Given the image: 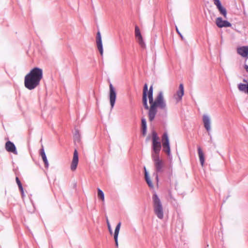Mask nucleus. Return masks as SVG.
Wrapping results in <instances>:
<instances>
[{
    "label": "nucleus",
    "instance_id": "1",
    "mask_svg": "<svg viewBox=\"0 0 248 248\" xmlns=\"http://www.w3.org/2000/svg\"><path fill=\"white\" fill-rule=\"evenodd\" d=\"M147 96L149 99L150 107H149V119L150 121H152L157 112V108L158 107L161 109L166 108V104L163 98V93L160 92L155 100L153 99V87L151 86L148 92Z\"/></svg>",
    "mask_w": 248,
    "mask_h": 248
},
{
    "label": "nucleus",
    "instance_id": "2",
    "mask_svg": "<svg viewBox=\"0 0 248 248\" xmlns=\"http://www.w3.org/2000/svg\"><path fill=\"white\" fill-rule=\"evenodd\" d=\"M42 78V69L38 67L33 68L25 77V87L30 90H33L40 84Z\"/></svg>",
    "mask_w": 248,
    "mask_h": 248
},
{
    "label": "nucleus",
    "instance_id": "3",
    "mask_svg": "<svg viewBox=\"0 0 248 248\" xmlns=\"http://www.w3.org/2000/svg\"><path fill=\"white\" fill-rule=\"evenodd\" d=\"M153 200L155 213L159 218L162 219L164 217L163 207L159 198L156 194H154Z\"/></svg>",
    "mask_w": 248,
    "mask_h": 248
},
{
    "label": "nucleus",
    "instance_id": "4",
    "mask_svg": "<svg viewBox=\"0 0 248 248\" xmlns=\"http://www.w3.org/2000/svg\"><path fill=\"white\" fill-rule=\"evenodd\" d=\"M162 143L164 152H165L168 155H170V149L169 139L167 133H164L162 137Z\"/></svg>",
    "mask_w": 248,
    "mask_h": 248
},
{
    "label": "nucleus",
    "instance_id": "5",
    "mask_svg": "<svg viewBox=\"0 0 248 248\" xmlns=\"http://www.w3.org/2000/svg\"><path fill=\"white\" fill-rule=\"evenodd\" d=\"M152 157L154 162L156 171H161L164 166V162L163 160L159 158V155H154L152 156Z\"/></svg>",
    "mask_w": 248,
    "mask_h": 248
},
{
    "label": "nucleus",
    "instance_id": "6",
    "mask_svg": "<svg viewBox=\"0 0 248 248\" xmlns=\"http://www.w3.org/2000/svg\"><path fill=\"white\" fill-rule=\"evenodd\" d=\"M135 35L137 41L140 46L142 47H145V44L144 42L143 37L140 33V29L138 26H136L135 28Z\"/></svg>",
    "mask_w": 248,
    "mask_h": 248
},
{
    "label": "nucleus",
    "instance_id": "7",
    "mask_svg": "<svg viewBox=\"0 0 248 248\" xmlns=\"http://www.w3.org/2000/svg\"><path fill=\"white\" fill-rule=\"evenodd\" d=\"M109 87L110 103L111 108H113L114 106L116 98V93L115 91V89L112 85V84L110 83Z\"/></svg>",
    "mask_w": 248,
    "mask_h": 248
},
{
    "label": "nucleus",
    "instance_id": "8",
    "mask_svg": "<svg viewBox=\"0 0 248 248\" xmlns=\"http://www.w3.org/2000/svg\"><path fill=\"white\" fill-rule=\"evenodd\" d=\"M184 94V87L183 84H180L178 90L174 95L173 97L175 100L176 103H178L182 100V97Z\"/></svg>",
    "mask_w": 248,
    "mask_h": 248
},
{
    "label": "nucleus",
    "instance_id": "9",
    "mask_svg": "<svg viewBox=\"0 0 248 248\" xmlns=\"http://www.w3.org/2000/svg\"><path fill=\"white\" fill-rule=\"evenodd\" d=\"M78 152L76 149L75 150L73 154L72 161L70 165V169L72 171H75L78 166Z\"/></svg>",
    "mask_w": 248,
    "mask_h": 248
},
{
    "label": "nucleus",
    "instance_id": "10",
    "mask_svg": "<svg viewBox=\"0 0 248 248\" xmlns=\"http://www.w3.org/2000/svg\"><path fill=\"white\" fill-rule=\"evenodd\" d=\"M148 86L146 83L144 84L143 90V95H142V102L143 106L146 109H149V106L147 104V94H148Z\"/></svg>",
    "mask_w": 248,
    "mask_h": 248
},
{
    "label": "nucleus",
    "instance_id": "11",
    "mask_svg": "<svg viewBox=\"0 0 248 248\" xmlns=\"http://www.w3.org/2000/svg\"><path fill=\"white\" fill-rule=\"evenodd\" d=\"M152 149L153 153L152 156L159 155L161 148V145L160 142H152Z\"/></svg>",
    "mask_w": 248,
    "mask_h": 248
},
{
    "label": "nucleus",
    "instance_id": "12",
    "mask_svg": "<svg viewBox=\"0 0 248 248\" xmlns=\"http://www.w3.org/2000/svg\"><path fill=\"white\" fill-rule=\"evenodd\" d=\"M215 5L217 6V9L219 11L220 14H221L224 18L227 17V11L226 9L223 7L219 0H213Z\"/></svg>",
    "mask_w": 248,
    "mask_h": 248
},
{
    "label": "nucleus",
    "instance_id": "13",
    "mask_svg": "<svg viewBox=\"0 0 248 248\" xmlns=\"http://www.w3.org/2000/svg\"><path fill=\"white\" fill-rule=\"evenodd\" d=\"M216 24L219 28L230 27L232 25L229 22L226 20H223L221 17L217 18L216 20Z\"/></svg>",
    "mask_w": 248,
    "mask_h": 248
},
{
    "label": "nucleus",
    "instance_id": "14",
    "mask_svg": "<svg viewBox=\"0 0 248 248\" xmlns=\"http://www.w3.org/2000/svg\"><path fill=\"white\" fill-rule=\"evenodd\" d=\"M96 45L98 50L101 56L103 54V45L102 43L101 36L100 32L98 31L96 36Z\"/></svg>",
    "mask_w": 248,
    "mask_h": 248
},
{
    "label": "nucleus",
    "instance_id": "15",
    "mask_svg": "<svg viewBox=\"0 0 248 248\" xmlns=\"http://www.w3.org/2000/svg\"><path fill=\"white\" fill-rule=\"evenodd\" d=\"M5 149L7 151L11 152L14 154H17L16 147L15 144L10 141H8L5 143Z\"/></svg>",
    "mask_w": 248,
    "mask_h": 248
},
{
    "label": "nucleus",
    "instance_id": "16",
    "mask_svg": "<svg viewBox=\"0 0 248 248\" xmlns=\"http://www.w3.org/2000/svg\"><path fill=\"white\" fill-rule=\"evenodd\" d=\"M237 53L243 57L248 56V46H242L237 48Z\"/></svg>",
    "mask_w": 248,
    "mask_h": 248
},
{
    "label": "nucleus",
    "instance_id": "17",
    "mask_svg": "<svg viewBox=\"0 0 248 248\" xmlns=\"http://www.w3.org/2000/svg\"><path fill=\"white\" fill-rule=\"evenodd\" d=\"M202 120L205 128L208 132H209L211 129L210 118H209L208 116L206 115H204L203 116Z\"/></svg>",
    "mask_w": 248,
    "mask_h": 248
},
{
    "label": "nucleus",
    "instance_id": "18",
    "mask_svg": "<svg viewBox=\"0 0 248 248\" xmlns=\"http://www.w3.org/2000/svg\"><path fill=\"white\" fill-rule=\"evenodd\" d=\"M121 225V223L119 222L116 226L115 229V232H114V238L115 245H116V247H118V234H119V232L120 231Z\"/></svg>",
    "mask_w": 248,
    "mask_h": 248
},
{
    "label": "nucleus",
    "instance_id": "19",
    "mask_svg": "<svg viewBox=\"0 0 248 248\" xmlns=\"http://www.w3.org/2000/svg\"><path fill=\"white\" fill-rule=\"evenodd\" d=\"M198 151L200 163L201 164L202 166L203 167L204 163V153L202 151V148L200 146L198 147Z\"/></svg>",
    "mask_w": 248,
    "mask_h": 248
},
{
    "label": "nucleus",
    "instance_id": "20",
    "mask_svg": "<svg viewBox=\"0 0 248 248\" xmlns=\"http://www.w3.org/2000/svg\"><path fill=\"white\" fill-rule=\"evenodd\" d=\"M41 155L42 156V158L43 159V160L45 164V166L46 167H48V162L46 158V155L44 150L43 149L41 150Z\"/></svg>",
    "mask_w": 248,
    "mask_h": 248
},
{
    "label": "nucleus",
    "instance_id": "21",
    "mask_svg": "<svg viewBox=\"0 0 248 248\" xmlns=\"http://www.w3.org/2000/svg\"><path fill=\"white\" fill-rule=\"evenodd\" d=\"M144 172H145V178L146 181L147 183L148 184L149 187H153V183H152L150 178L149 177V176L148 175V173H147L146 168L144 167Z\"/></svg>",
    "mask_w": 248,
    "mask_h": 248
},
{
    "label": "nucleus",
    "instance_id": "22",
    "mask_svg": "<svg viewBox=\"0 0 248 248\" xmlns=\"http://www.w3.org/2000/svg\"><path fill=\"white\" fill-rule=\"evenodd\" d=\"M97 196L98 198L100 199L103 202H104L105 197L103 192L100 189L97 188Z\"/></svg>",
    "mask_w": 248,
    "mask_h": 248
},
{
    "label": "nucleus",
    "instance_id": "23",
    "mask_svg": "<svg viewBox=\"0 0 248 248\" xmlns=\"http://www.w3.org/2000/svg\"><path fill=\"white\" fill-rule=\"evenodd\" d=\"M152 142H160L159 138L158 137L157 133L155 131L152 133Z\"/></svg>",
    "mask_w": 248,
    "mask_h": 248
},
{
    "label": "nucleus",
    "instance_id": "24",
    "mask_svg": "<svg viewBox=\"0 0 248 248\" xmlns=\"http://www.w3.org/2000/svg\"><path fill=\"white\" fill-rule=\"evenodd\" d=\"M141 124H142V130H143V134L144 135L145 134V132H146V120L145 119H142Z\"/></svg>",
    "mask_w": 248,
    "mask_h": 248
},
{
    "label": "nucleus",
    "instance_id": "25",
    "mask_svg": "<svg viewBox=\"0 0 248 248\" xmlns=\"http://www.w3.org/2000/svg\"><path fill=\"white\" fill-rule=\"evenodd\" d=\"M16 183L18 186V187L19 188V189L20 190V191H21L22 193L23 194V187H22V184L19 180V179H18V178L17 177H16Z\"/></svg>",
    "mask_w": 248,
    "mask_h": 248
},
{
    "label": "nucleus",
    "instance_id": "26",
    "mask_svg": "<svg viewBox=\"0 0 248 248\" xmlns=\"http://www.w3.org/2000/svg\"><path fill=\"white\" fill-rule=\"evenodd\" d=\"M107 225H108V229L109 232H110V234H112V229H111V228L109 222V221H108V219H107Z\"/></svg>",
    "mask_w": 248,
    "mask_h": 248
},
{
    "label": "nucleus",
    "instance_id": "27",
    "mask_svg": "<svg viewBox=\"0 0 248 248\" xmlns=\"http://www.w3.org/2000/svg\"><path fill=\"white\" fill-rule=\"evenodd\" d=\"M245 68L247 72L248 73V65L245 64Z\"/></svg>",
    "mask_w": 248,
    "mask_h": 248
},
{
    "label": "nucleus",
    "instance_id": "28",
    "mask_svg": "<svg viewBox=\"0 0 248 248\" xmlns=\"http://www.w3.org/2000/svg\"><path fill=\"white\" fill-rule=\"evenodd\" d=\"M176 30L177 32H178V33L180 35H181L180 34V33L179 31H178V29H177V28H176ZM181 36L182 37V36Z\"/></svg>",
    "mask_w": 248,
    "mask_h": 248
}]
</instances>
